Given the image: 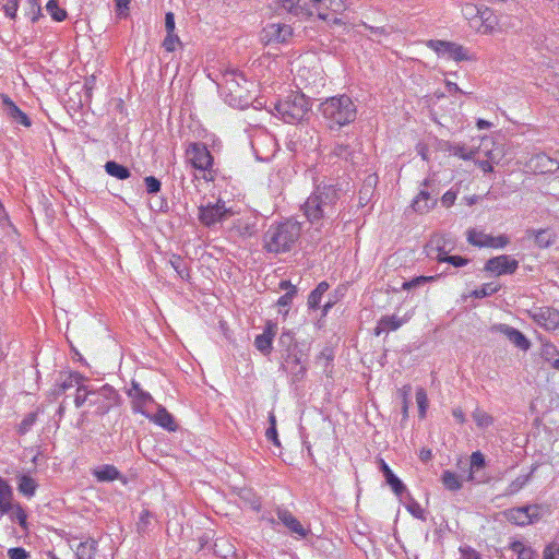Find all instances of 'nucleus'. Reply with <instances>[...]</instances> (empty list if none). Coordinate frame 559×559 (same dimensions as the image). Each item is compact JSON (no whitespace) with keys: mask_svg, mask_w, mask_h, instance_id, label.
Segmentation results:
<instances>
[{"mask_svg":"<svg viewBox=\"0 0 559 559\" xmlns=\"http://www.w3.org/2000/svg\"><path fill=\"white\" fill-rule=\"evenodd\" d=\"M530 168L536 173L546 174L554 173L559 169L557 159L551 158L545 153H538L533 156L528 164Z\"/></svg>","mask_w":559,"mask_h":559,"instance_id":"6ab92c4d","label":"nucleus"},{"mask_svg":"<svg viewBox=\"0 0 559 559\" xmlns=\"http://www.w3.org/2000/svg\"><path fill=\"white\" fill-rule=\"evenodd\" d=\"M97 549L98 543L93 538L81 542L75 550L76 559H95Z\"/></svg>","mask_w":559,"mask_h":559,"instance_id":"7c9ffc66","label":"nucleus"},{"mask_svg":"<svg viewBox=\"0 0 559 559\" xmlns=\"http://www.w3.org/2000/svg\"><path fill=\"white\" fill-rule=\"evenodd\" d=\"M325 127L330 131H340L356 120L357 107L347 95L332 96L319 106Z\"/></svg>","mask_w":559,"mask_h":559,"instance_id":"7ed1b4c3","label":"nucleus"},{"mask_svg":"<svg viewBox=\"0 0 559 559\" xmlns=\"http://www.w3.org/2000/svg\"><path fill=\"white\" fill-rule=\"evenodd\" d=\"M93 392V388L81 384L76 388V394L74 397V404L76 408H80L84 403L88 402Z\"/></svg>","mask_w":559,"mask_h":559,"instance_id":"37998d69","label":"nucleus"},{"mask_svg":"<svg viewBox=\"0 0 559 559\" xmlns=\"http://www.w3.org/2000/svg\"><path fill=\"white\" fill-rule=\"evenodd\" d=\"M358 150L356 145H352L349 143L336 142L332 150V155L341 158L345 162H350L352 164L356 163Z\"/></svg>","mask_w":559,"mask_h":559,"instance_id":"393cba45","label":"nucleus"},{"mask_svg":"<svg viewBox=\"0 0 559 559\" xmlns=\"http://www.w3.org/2000/svg\"><path fill=\"white\" fill-rule=\"evenodd\" d=\"M431 185L432 181L429 178L420 183L419 192L412 202V207L416 213H427L437 204L436 193L429 191Z\"/></svg>","mask_w":559,"mask_h":559,"instance_id":"f8f14e48","label":"nucleus"},{"mask_svg":"<svg viewBox=\"0 0 559 559\" xmlns=\"http://www.w3.org/2000/svg\"><path fill=\"white\" fill-rule=\"evenodd\" d=\"M441 275H431V276H425V275H420V276H417V277H414L409 281H405L403 284H402V289L403 290H411L413 288H417V287H420L425 284H428V283H432L435 281H437Z\"/></svg>","mask_w":559,"mask_h":559,"instance_id":"4c0bfd02","label":"nucleus"},{"mask_svg":"<svg viewBox=\"0 0 559 559\" xmlns=\"http://www.w3.org/2000/svg\"><path fill=\"white\" fill-rule=\"evenodd\" d=\"M274 110L275 115L284 122L297 123L301 121L310 110V103L304 94L292 92L275 105Z\"/></svg>","mask_w":559,"mask_h":559,"instance_id":"20e7f679","label":"nucleus"},{"mask_svg":"<svg viewBox=\"0 0 559 559\" xmlns=\"http://www.w3.org/2000/svg\"><path fill=\"white\" fill-rule=\"evenodd\" d=\"M519 267V262L507 254L498 255L487 260L484 270L496 276L513 274Z\"/></svg>","mask_w":559,"mask_h":559,"instance_id":"ddd939ff","label":"nucleus"},{"mask_svg":"<svg viewBox=\"0 0 559 559\" xmlns=\"http://www.w3.org/2000/svg\"><path fill=\"white\" fill-rule=\"evenodd\" d=\"M27 4H28L27 15L29 16L31 21L34 23L41 15L40 4H39L38 0H28Z\"/></svg>","mask_w":559,"mask_h":559,"instance_id":"6e6d98bb","label":"nucleus"},{"mask_svg":"<svg viewBox=\"0 0 559 559\" xmlns=\"http://www.w3.org/2000/svg\"><path fill=\"white\" fill-rule=\"evenodd\" d=\"M295 294H296V289H295V287H293L292 290L287 292L286 294H284L283 296H281L278 298L277 305L280 307H289Z\"/></svg>","mask_w":559,"mask_h":559,"instance_id":"0e129e2a","label":"nucleus"},{"mask_svg":"<svg viewBox=\"0 0 559 559\" xmlns=\"http://www.w3.org/2000/svg\"><path fill=\"white\" fill-rule=\"evenodd\" d=\"M242 83H247V80L242 73L238 71H228L224 74V85L229 92L230 96L236 100L242 98V91L245 90Z\"/></svg>","mask_w":559,"mask_h":559,"instance_id":"a211bd4d","label":"nucleus"},{"mask_svg":"<svg viewBox=\"0 0 559 559\" xmlns=\"http://www.w3.org/2000/svg\"><path fill=\"white\" fill-rule=\"evenodd\" d=\"M462 559H481L479 554L471 547H461Z\"/></svg>","mask_w":559,"mask_h":559,"instance_id":"774afa93","label":"nucleus"},{"mask_svg":"<svg viewBox=\"0 0 559 559\" xmlns=\"http://www.w3.org/2000/svg\"><path fill=\"white\" fill-rule=\"evenodd\" d=\"M8 557L9 559H28L29 552L23 547H14L8 550Z\"/></svg>","mask_w":559,"mask_h":559,"instance_id":"680f3d73","label":"nucleus"},{"mask_svg":"<svg viewBox=\"0 0 559 559\" xmlns=\"http://www.w3.org/2000/svg\"><path fill=\"white\" fill-rule=\"evenodd\" d=\"M531 319L546 331L559 330V310L551 307H536L528 311Z\"/></svg>","mask_w":559,"mask_h":559,"instance_id":"9d476101","label":"nucleus"},{"mask_svg":"<svg viewBox=\"0 0 559 559\" xmlns=\"http://www.w3.org/2000/svg\"><path fill=\"white\" fill-rule=\"evenodd\" d=\"M480 19L484 21V24H483V29H480V32L483 33H489L495 27V17H492V14L487 12V11H484L480 15Z\"/></svg>","mask_w":559,"mask_h":559,"instance_id":"4d7b16f0","label":"nucleus"},{"mask_svg":"<svg viewBox=\"0 0 559 559\" xmlns=\"http://www.w3.org/2000/svg\"><path fill=\"white\" fill-rule=\"evenodd\" d=\"M510 242V239L507 235L491 236L489 235L488 241L486 242V248H504Z\"/></svg>","mask_w":559,"mask_h":559,"instance_id":"3c124183","label":"nucleus"},{"mask_svg":"<svg viewBox=\"0 0 559 559\" xmlns=\"http://www.w3.org/2000/svg\"><path fill=\"white\" fill-rule=\"evenodd\" d=\"M92 474L99 483H108L114 480H122V483H126L124 476L116 466L111 464L100 465L94 468Z\"/></svg>","mask_w":559,"mask_h":559,"instance_id":"412c9836","label":"nucleus"},{"mask_svg":"<svg viewBox=\"0 0 559 559\" xmlns=\"http://www.w3.org/2000/svg\"><path fill=\"white\" fill-rule=\"evenodd\" d=\"M406 320L399 318L397 316H384L379 321L374 329V334L377 336L381 335V333L386 331H396L400 329Z\"/></svg>","mask_w":559,"mask_h":559,"instance_id":"cd10ccee","label":"nucleus"},{"mask_svg":"<svg viewBox=\"0 0 559 559\" xmlns=\"http://www.w3.org/2000/svg\"><path fill=\"white\" fill-rule=\"evenodd\" d=\"M329 287V284L323 281L319 283L318 286L310 293L307 302L310 309L319 308L322 296L326 293Z\"/></svg>","mask_w":559,"mask_h":559,"instance_id":"c9c22d12","label":"nucleus"},{"mask_svg":"<svg viewBox=\"0 0 559 559\" xmlns=\"http://www.w3.org/2000/svg\"><path fill=\"white\" fill-rule=\"evenodd\" d=\"M12 522H16L23 530H27V514L20 503H15L9 513Z\"/></svg>","mask_w":559,"mask_h":559,"instance_id":"e433bc0d","label":"nucleus"},{"mask_svg":"<svg viewBox=\"0 0 559 559\" xmlns=\"http://www.w3.org/2000/svg\"><path fill=\"white\" fill-rule=\"evenodd\" d=\"M169 262L181 278H186L189 276V272L187 267L183 265V261L179 255H174Z\"/></svg>","mask_w":559,"mask_h":559,"instance_id":"5fc2aeb1","label":"nucleus"},{"mask_svg":"<svg viewBox=\"0 0 559 559\" xmlns=\"http://www.w3.org/2000/svg\"><path fill=\"white\" fill-rule=\"evenodd\" d=\"M36 420H37V413L36 412L28 413L20 423L17 432L20 435L27 433L32 429V427L35 425Z\"/></svg>","mask_w":559,"mask_h":559,"instance_id":"8fccbe9b","label":"nucleus"},{"mask_svg":"<svg viewBox=\"0 0 559 559\" xmlns=\"http://www.w3.org/2000/svg\"><path fill=\"white\" fill-rule=\"evenodd\" d=\"M540 355L550 365L559 357V349L551 343H544Z\"/></svg>","mask_w":559,"mask_h":559,"instance_id":"49530a36","label":"nucleus"},{"mask_svg":"<svg viewBox=\"0 0 559 559\" xmlns=\"http://www.w3.org/2000/svg\"><path fill=\"white\" fill-rule=\"evenodd\" d=\"M406 509L414 518L419 520H426L425 510L415 499H409V501L406 503Z\"/></svg>","mask_w":559,"mask_h":559,"instance_id":"603ef678","label":"nucleus"},{"mask_svg":"<svg viewBox=\"0 0 559 559\" xmlns=\"http://www.w3.org/2000/svg\"><path fill=\"white\" fill-rule=\"evenodd\" d=\"M500 286L493 283L483 284L479 288L473 290L472 296L475 298H485L496 294Z\"/></svg>","mask_w":559,"mask_h":559,"instance_id":"a18cd8bd","label":"nucleus"},{"mask_svg":"<svg viewBox=\"0 0 559 559\" xmlns=\"http://www.w3.org/2000/svg\"><path fill=\"white\" fill-rule=\"evenodd\" d=\"M379 468L382 472L386 484L391 487L393 492L396 496H401L406 490V487L403 484V481L393 473V471L390 468V466L385 463L383 459L379 460Z\"/></svg>","mask_w":559,"mask_h":559,"instance_id":"5701e85b","label":"nucleus"},{"mask_svg":"<svg viewBox=\"0 0 559 559\" xmlns=\"http://www.w3.org/2000/svg\"><path fill=\"white\" fill-rule=\"evenodd\" d=\"M1 99L7 109V114L11 119L24 127H29L32 124L27 115L23 112L8 95L2 94Z\"/></svg>","mask_w":559,"mask_h":559,"instance_id":"b1692460","label":"nucleus"},{"mask_svg":"<svg viewBox=\"0 0 559 559\" xmlns=\"http://www.w3.org/2000/svg\"><path fill=\"white\" fill-rule=\"evenodd\" d=\"M289 359H292V362L294 364V367H295L292 371L294 373L295 380H299V379L304 378V376L306 373V368L300 365V359L296 355L293 357H289Z\"/></svg>","mask_w":559,"mask_h":559,"instance_id":"052dcab7","label":"nucleus"},{"mask_svg":"<svg viewBox=\"0 0 559 559\" xmlns=\"http://www.w3.org/2000/svg\"><path fill=\"white\" fill-rule=\"evenodd\" d=\"M46 10L50 14V16L57 22H62L67 17L66 10L59 7L57 0H49L46 4Z\"/></svg>","mask_w":559,"mask_h":559,"instance_id":"c03bdc74","label":"nucleus"},{"mask_svg":"<svg viewBox=\"0 0 559 559\" xmlns=\"http://www.w3.org/2000/svg\"><path fill=\"white\" fill-rule=\"evenodd\" d=\"M435 260L439 263H450L455 267H462L467 265L468 259L463 258L461 255H449L447 252H442L441 254H436Z\"/></svg>","mask_w":559,"mask_h":559,"instance_id":"a19ab883","label":"nucleus"},{"mask_svg":"<svg viewBox=\"0 0 559 559\" xmlns=\"http://www.w3.org/2000/svg\"><path fill=\"white\" fill-rule=\"evenodd\" d=\"M455 200H456V193L452 190L447 191L441 198V202H442L443 206H445V207L452 206L454 204Z\"/></svg>","mask_w":559,"mask_h":559,"instance_id":"338daca9","label":"nucleus"},{"mask_svg":"<svg viewBox=\"0 0 559 559\" xmlns=\"http://www.w3.org/2000/svg\"><path fill=\"white\" fill-rule=\"evenodd\" d=\"M426 46L433 50L438 57L443 59L454 60L456 62L472 60V56L468 53L467 49L456 43L430 39L426 43Z\"/></svg>","mask_w":559,"mask_h":559,"instance_id":"0eeeda50","label":"nucleus"},{"mask_svg":"<svg viewBox=\"0 0 559 559\" xmlns=\"http://www.w3.org/2000/svg\"><path fill=\"white\" fill-rule=\"evenodd\" d=\"M276 334V324L267 322L262 334L255 336L254 346L262 354L267 355L272 350L273 338Z\"/></svg>","mask_w":559,"mask_h":559,"instance_id":"aec40b11","label":"nucleus"},{"mask_svg":"<svg viewBox=\"0 0 559 559\" xmlns=\"http://www.w3.org/2000/svg\"><path fill=\"white\" fill-rule=\"evenodd\" d=\"M544 559H559V544L551 543L544 550Z\"/></svg>","mask_w":559,"mask_h":559,"instance_id":"e2e57ef3","label":"nucleus"},{"mask_svg":"<svg viewBox=\"0 0 559 559\" xmlns=\"http://www.w3.org/2000/svg\"><path fill=\"white\" fill-rule=\"evenodd\" d=\"M156 425L168 431H175L177 429V425L174 420L173 415L162 405H158L157 412L155 415L148 417Z\"/></svg>","mask_w":559,"mask_h":559,"instance_id":"bb28decb","label":"nucleus"},{"mask_svg":"<svg viewBox=\"0 0 559 559\" xmlns=\"http://www.w3.org/2000/svg\"><path fill=\"white\" fill-rule=\"evenodd\" d=\"M510 549L518 555V559H536L537 558L536 551L531 546L525 545L521 540H513L510 544Z\"/></svg>","mask_w":559,"mask_h":559,"instance_id":"72a5a7b5","label":"nucleus"},{"mask_svg":"<svg viewBox=\"0 0 559 559\" xmlns=\"http://www.w3.org/2000/svg\"><path fill=\"white\" fill-rule=\"evenodd\" d=\"M486 465L485 456L480 451L473 452L471 455V472L468 475L469 480L475 479V474L484 468Z\"/></svg>","mask_w":559,"mask_h":559,"instance_id":"58836bf2","label":"nucleus"},{"mask_svg":"<svg viewBox=\"0 0 559 559\" xmlns=\"http://www.w3.org/2000/svg\"><path fill=\"white\" fill-rule=\"evenodd\" d=\"M13 502V489L10 484L0 476V514L9 513Z\"/></svg>","mask_w":559,"mask_h":559,"instance_id":"a878e982","label":"nucleus"},{"mask_svg":"<svg viewBox=\"0 0 559 559\" xmlns=\"http://www.w3.org/2000/svg\"><path fill=\"white\" fill-rule=\"evenodd\" d=\"M546 509L540 504H530L508 509L504 512L506 519L518 526H525L538 522L545 514Z\"/></svg>","mask_w":559,"mask_h":559,"instance_id":"423d86ee","label":"nucleus"},{"mask_svg":"<svg viewBox=\"0 0 559 559\" xmlns=\"http://www.w3.org/2000/svg\"><path fill=\"white\" fill-rule=\"evenodd\" d=\"M488 237H489L488 234H485L484 231L477 230L474 228L469 229L467 231V241L471 245L479 247V248H486V242L488 241Z\"/></svg>","mask_w":559,"mask_h":559,"instance_id":"ea45409f","label":"nucleus"},{"mask_svg":"<svg viewBox=\"0 0 559 559\" xmlns=\"http://www.w3.org/2000/svg\"><path fill=\"white\" fill-rule=\"evenodd\" d=\"M472 417L479 429H487L495 423V418L480 407L474 409Z\"/></svg>","mask_w":559,"mask_h":559,"instance_id":"f704fd0d","label":"nucleus"},{"mask_svg":"<svg viewBox=\"0 0 559 559\" xmlns=\"http://www.w3.org/2000/svg\"><path fill=\"white\" fill-rule=\"evenodd\" d=\"M441 479L443 486L451 491H456L462 487L459 476L451 471H444Z\"/></svg>","mask_w":559,"mask_h":559,"instance_id":"79ce46f5","label":"nucleus"},{"mask_svg":"<svg viewBox=\"0 0 559 559\" xmlns=\"http://www.w3.org/2000/svg\"><path fill=\"white\" fill-rule=\"evenodd\" d=\"M340 190L334 185H319L302 205L307 219L322 227L337 218Z\"/></svg>","mask_w":559,"mask_h":559,"instance_id":"f257e3e1","label":"nucleus"},{"mask_svg":"<svg viewBox=\"0 0 559 559\" xmlns=\"http://www.w3.org/2000/svg\"><path fill=\"white\" fill-rule=\"evenodd\" d=\"M264 38L270 41L285 43L293 35V28L284 23H270L263 28Z\"/></svg>","mask_w":559,"mask_h":559,"instance_id":"dca6fc26","label":"nucleus"},{"mask_svg":"<svg viewBox=\"0 0 559 559\" xmlns=\"http://www.w3.org/2000/svg\"><path fill=\"white\" fill-rule=\"evenodd\" d=\"M495 329L502 333L519 349L524 352L530 349L531 342L520 330L502 323L496 325Z\"/></svg>","mask_w":559,"mask_h":559,"instance_id":"f3484780","label":"nucleus"},{"mask_svg":"<svg viewBox=\"0 0 559 559\" xmlns=\"http://www.w3.org/2000/svg\"><path fill=\"white\" fill-rule=\"evenodd\" d=\"M416 402L418 405L419 417L424 418L428 408V397L425 389L418 388L416 390Z\"/></svg>","mask_w":559,"mask_h":559,"instance_id":"09e8293b","label":"nucleus"},{"mask_svg":"<svg viewBox=\"0 0 559 559\" xmlns=\"http://www.w3.org/2000/svg\"><path fill=\"white\" fill-rule=\"evenodd\" d=\"M84 377L78 372H69L64 379H61L59 383H57L56 389L53 390V394L60 395L64 393L67 390L72 389L74 386H79L82 384Z\"/></svg>","mask_w":559,"mask_h":559,"instance_id":"c756f323","label":"nucleus"},{"mask_svg":"<svg viewBox=\"0 0 559 559\" xmlns=\"http://www.w3.org/2000/svg\"><path fill=\"white\" fill-rule=\"evenodd\" d=\"M118 394L116 390L112 386L105 384L97 390L93 389L88 404L96 407V413L98 415H105L116 404Z\"/></svg>","mask_w":559,"mask_h":559,"instance_id":"1a4fd4ad","label":"nucleus"},{"mask_svg":"<svg viewBox=\"0 0 559 559\" xmlns=\"http://www.w3.org/2000/svg\"><path fill=\"white\" fill-rule=\"evenodd\" d=\"M105 171L119 180H126L131 176V171L128 167L115 162V160H108L105 166Z\"/></svg>","mask_w":559,"mask_h":559,"instance_id":"473e14b6","label":"nucleus"},{"mask_svg":"<svg viewBox=\"0 0 559 559\" xmlns=\"http://www.w3.org/2000/svg\"><path fill=\"white\" fill-rule=\"evenodd\" d=\"M320 20L328 21L330 13L341 14L347 9L345 0H310L307 3Z\"/></svg>","mask_w":559,"mask_h":559,"instance_id":"9b49d317","label":"nucleus"},{"mask_svg":"<svg viewBox=\"0 0 559 559\" xmlns=\"http://www.w3.org/2000/svg\"><path fill=\"white\" fill-rule=\"evenodd\" d=\"M16 478L19 492L27 499L33 498L38 487L37 481L28 474H20Z\"/></svg>","mask_w":559,"mask_h":559,"instance_id":"c85d7f7f","label":"nucleus"},{"mask_svg":"<svg viewBox=\"0 0 559 559\" xmlns=\"http://www.w3.org/2000/svg\"><path fill=\"white\" fill-rule=\"evenodd\" d=\"M531 474L527 475H521L516 477L511 484H510V492H516L521 490L530 480Z\"/></svg>","mask_w":559,"mask_h":559,"instance_id":"bf43d9fd","label":"nucleus"},{"mask_svg":"<svg viewBox=\"0 0 559 559\" xmlns=\"http://www.w3.org/2000/svg\"><path fill=\"white\" fill-rule=\"evenodd\" d=\"M181 45V40L176 33H166V36L162 43L163 48L167 52H174L177 47Z\"/></svg>","mask_w":559,"mask_h":559,"instance_id":"de8ad7c7","label":"nucleus"},{"mask_svg":"<svg viewBox=\"0 0 559 559\" xmlns=\"http://www.w3.org/2000/svg\"><path fill=\"white\" fill-rule=\"evenodd\" d=\"M276 515L280 522L295 535L297 539L307 537L309 530L304 527L300 521L286 508L278 507L276 509Z\"/></svg>","mask_w":559,"mask_h":559,"instance_id":"4468645a","label":"nucleus"},{"mask_svg":"<svg viewBox=\"0 0 559 559\" xmlns=\"http://www.w3.org/2000/svg\"><path fill=\"white\" fill-rule=\"evenodd\" d=\"M301 224L293 218L271 224L263 236V248L270 253L293 250L301 236Z\"/></svg>","mask_w":559,"mask_h":559,"instance_id":"f03ea898","label":"nucleus"},{"mask_svg":"<svg viewBox=\"0 0 559 559\" xmlns=\"http://www.w3.org/2000/svg\"><path fill=\"white\" fill-rule=\"evenodd\" d=\"M144 185L148 194H156L162 189V182L154 176H146L144 178Z\"/></svg>","mask_w":559,"mask_h":559,"instance_id":"864d4df0","label":"nucleus"},{"mask_svg":"<svg viewBox=\"0 0 559 559\" xmlns=\"http://www.w3.org/2000/svg\"><path fill=\"white\" fill-rule=\"evenodd\" d=\"M165 28H166V33H175L176 23H175V14L173 12H167L165 14Z\"/></svg>","mask_w":559,"mask_h":559,"instance_id":"69168bd1","label":"nucleus"},{"mask_svg":"<svg viewBox=\"0 0 559 559\" xmlns=\"http://www.w3.org/2000/svg\"><path fill=\"white\" fill-rule=\"evenodd\" d=\"M128 396L132 399L133 412L148 417V414L145 412V407L148 404L154 403V399L148 392L142 390L139 382L132 381L131 388L128 390Z\"/></svg>","mask_w":559,"mask_h":559,"instance_id":"2eb2a0df","label":"nucleus"},{"mask_svg":"<svg viewBox=\"0 0 559 559\" xmlns=\"http://www.w3.org/2000/svg\"><path fill=\"white\" fill-rule=\"evenodd\" d=\"M187 158L193 168L203 171L206 181H213L216 171L213 168V156L203 143H191L186 151Z\"/></svg>","mask_w":559,"mask_h":559,"instance_id":"39448f33","label":"nucleus"},{"mask_svg":"<svg viewBox=\"0 0 559 559\" xmlns=\"http://www.w3.org/2000/svg\"><path fill=\"white\" fill-rule=\"evenodd\" d=\"M451 246L448 248V243L445 240V237L442 235H436L433 236L429 243L427 245V254L435 259L436 255H433V251L437 252V254H441L442 252H449L451 250Z\"/></svg>","mask_w":559,"mask_h":559,"instance_id":"2f4dec72","label":"nucleus"},{"mask_svg":"<svg viewBox=\"0 0 559 559\" xmlns=\"http://www.w3.org/2000/svg\"><path fill=\"white\" fill-rule=\"evenodd\" d=\"M276 3L286 12L298 17L311 16L313 13L307 2L301 3V0H276Z\"/></svg>","mask_w":559,"mask_h":559,"instance_id":"4be33fe9","label":"nucleus"},{"mask_svg":"<svg viewBox=\"0 0 559 559\" xmlns=\"http://www.w3.org/2000/svg\"><path fill=\"white\" fill-rule=\"evenodd\" d=\"M229 215V210L224 201L218 200L215 203L209 202L199 206L198 218L206 227H212L223 222Z\"/></svg>","mask_w":559,"mask_h":559,"instance_id":"6e6552de","label":"nucleus"},{"mask_svg":"<svg viewBox=\"0 0 559 559\" xmlns=\"http://www.w3.org/2000/svg\"><path fill=\"white\" fill-rule=\"evenodd\" d=\"M19 9V0H7L3 4L4 15L10 19H15Z\"/></svg>","mask_w":559,"mask_h":559,"instance_id":"13d9d810","label":"nucleus"}]
</instances>
